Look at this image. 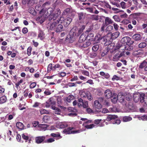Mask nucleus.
<instances>
[{"instance_id":"obj_10","label":"nucleus","mask_w":147,"mask_h":147,"mask_svg":"<svg viewBox=\"0 0 147 147\" xmlns=\"http://www.w3.org/2000/svg\"><path fill=\"white\" fill-rule=\"evenodd\" d=\"M144 96L145 94H140V102L141 103L144 102L145 104H147V97Z\"/></svg>"},{"instance_id":"obj_35","label":"nucleus","mask_w":147,"mask_h":147,"mask_svg":"<svg viewBox=\"0 0 147 147\" xmlns=\"http://www.w3.org/2000/svg\"><path fill=\"white\" fill-rule=\"evenodd\" d=\"M99 48V46L98 45H94L92 48V50L95 52Z\"/></svg>"},{"instance_id":"obj_47","label":"nucleus","mask_w":147,"mask_h":147,"mask_svg":"<svg viewBox=\"0 0 147 147\" xmlns=\"http://www.w3.org/2000/svg\"><path fill=\"white\" fill-rule=\"evenodd\" d=\"M140 96H138L137 97L134 96V101L136 102H138L139 100V99H140Z\"/></svg>"},{"instance_id":"obj_23","label":"nucleus","mask_w":147,"mask_h":147,"mask_svg":"<svg viewBox=\"0 0 147 147\" xmlns=\"http://www.w3.org/2000/svg\"><path fill=\"white\" fill-rule=\"evenodd\" d=\"M63 28V26L60 24L57 26L55 30L57 32H60L62 31Z\"/></svg>"},{"instance_id":"obj_61","label":"nucleus","mask_w":147,"mask_h":147,"mask_svg":"<svg viewBox=\"0 0 147 147\" xmlns=\"http://www.w3.org/2000/svg\"><path fill=\"white\" fill-rule=\"evenodd\" d=\"M141 52H140V51L138 50L137 51H135L134 52V54L135 55H137L141 54Z\"/></svg>"},{"instance_id":"obj_33","label":"nucleus","mask_w":147,"mask_h":147,"mask_svg":"<svg viewBox=\"0 0 147 147\" xmlns=\"http://www.w3.org/2000/svg\"><path fill=\"white\" fill-rule=\"evenodd\" d=\"M147 64H146V62L144 60L141 63L139 66V68L141 69H143L144 67H145Z\"/></svg>"},{"instance_id":"obj_6","label":"nucleus","mask_w":147,"mask_h":147,"mask_svg":"<svg viewBox=\"0 0 147 147\" xmlns=\"http://www.w3.org/2000/svg\"><path fill=\"white\" fill-rule=\"evenodd\" d=\"M46 136H44L37 137L35 138L36 142L38 144L41 143L43 142Z\"/></svg>"},{"instance_id":"obj_9","label":"nucleus","mask_w":147,"mask_h":147,"mask_svg":"<svg viewBox=\"0 0 147 147\" xmlns=\"http://www.w3.org/2000/svg\"><path fill=\"white\" fill-rule=\"evenodd\" d=\"M85 27V26H83L81 27L78 29L77 31H75V35H76L77 36H78L83 32Z\"/></svg>"},{"instance_id":"obj_4","label":"nucleus","mask_w":147,"mask_h":147,"mask_svg":"<svg viewBox=\"0 0 147 147\" xmlns=\"http://www.w3.org/2000/svg\"><path fill=\"white\" fill-rule=\"evenodd\" d=\"M75 30L72 29L70 31L69 34L67 35L66 39H68L70 43H72L74 40L75 37L77 36L75 35Z\"/></svg>"},{"instance_id":"obj_19","label":"nucleus","mask_w":147,"mask_h":147,"mask_svg":"<svg viewBox=\"0 0 147 147\" xmlns=\"http://www.w3.org/2000/svg\"><path fill=\"white\" fill-rule=\"evenodd\" d=\"M117 118V116L116 115H109L108 116L106 119V120L108 121H110L112 119H115Z\"/></svg>"},{"instance_id":"obj_1","label":"nucleus","mask_w":147,"mask_h":147,"mask_svg":"<svg viewBox=\"0 0 147 147\" xmlns=\"http://www.w3.org/2000/svg\"><path fill=\"white\" fill-rule=\"evenodd\" d=\"M120 33L119 32H116L113 33H108L106 36L104 37L103 39L104 42H107L109 41L112 42L113 40L117 38L119 36Z\"/></svg>"},{"instance_id":"obj_32","label":"nucleus","mask_w":147,"mask_h":147,"mask_svg":"<svg viewBox=\"0 0 147 147\" xmlns=\"http://www.w3.org/2000/svg\"><path fill=\"white\" fill-rule=\"evenodd\" d=\"M74 98V96L71 95L68 96L67 98V100L69 102H71V100H73Z\"/></svg>"},{"instance_id":"obj_38","label":"nucleus","mask_w":147,"mask_h":147,"mask_svg":"<svg viewBox=\"0 0 147 147\" xmlns=\"http://www.w3.org/2000/svg\"><path fill=\"white\" fill-rule=\"evenodd\" d=\"M81 72L83 75L88 76H89V73L88 71L86 70H82Z\"/></svg>"},{"instance_id":"obj_54","label":"nucleus","mask_w":147,"mask_h":147,"mask_svg":"<svg viewBox=\"0 0 147 147\" xmlns=\"http://www.w3.org/2000/svg\"><path fill=\"white\" fill-rule=\"evenodd\" d=\"M119 79V78L116 75H114L113 76V78H112V79L113 81H114L115 80H118Z\"/></svg>"},{"instance_id":"obj_40","label":"nucleus","mask_w":147,"mask_h":147,"mask_svg":"<svg viewBox=\"0 0 147 147\" xmlns=\"http://www.w3.org/2000/svg\"><path fill=\"white\" fill-rule=\"evenodd\" d=\"M113 27L112 26L109 25L106 28V30L107 31H111L113 29Z\"/></svg>"},{"instance_id":"obj_41","label":"nucleus","mask_w":147,"mask_h":147,"mask_svg":"<svg viewBox=\"0 0 147 147\" xmlns=\"http://www.w3.org/2000/svg\"><path fill=\"white\" fill-rule=\"evenodd\" d=\"M32 48L31 47H29L27 50V53L28 56H30L31 54V51H32Z\"/></svg>"},{"instance_id":"obj_39","label":"nucleus","mask_w":147,"mask_h":147,"mask_svg":"<svg viewBox=\"0 0 147 147\" xmlns=\"http://www.w3.org/2000/svg\"><path fill=\"white\" fill-rule=\"evenodd\" d=\"M40 112L41 114H47L49 113V111L45 109H42L40 110Z\"/></svg>"},{"instance_id":"obj_13","label":"nucleus","mask_w":147,"mask_h":147,"mask_svg":"<svg viewBox=\"0 0 147 147\" xmlns=\"http://www.w3.org/2000/svg\"><path fill=\"white\" fill-rule=\"evenodd\" d=\"M104 95L107 98H109L111 97L112 92L110 90H107L105 91Z\"/></svg>"},{"instance_id":"obj_5","label":"nucleus","mask_w":147,"mask_h":147,"mask_svg":"<svg viewBox=\"0 0 147 147\" xmlns=\"http://www.w3.org/2000/svg\"><path fill=\"white\" fill-rule=\"evenodd\" d=\"M61 13V11L59 9H57L54 14H50L49 18V20H55L59 17Z\"/></svg>"},{"instance_id":"obj_2","label":"nucleus","mask_w":147,"mask_h":147,"mask_svg":"<svg viewBox=\"0 0 147 147\" xmlns=\"http://www.w3.org/2000/svg\"><path fill=\"white\" fill-rule=\"evenodd\" d=\"M74 127H70L65 129L63 130V132L66 134H75L80 133L82 131L81 129L74 130Z\"/></svg>"},{"instance_id":"obj_45","label":"nucleus","mask_w":147,"mask_h":147,"mask_svg":"<svg viewBox=\"0 0 147 147\" xmlns=\"http://www.w3.org/2000/svg\"><path fill=\"white\" fill-rule=\"evenodd\" d=\"M78 17L79 20H81L84 17V13H78Z\"/></svg>"},{"instance_id":"obj_50","label":"nucleus","mask_w":147,"mask_h":147,"mask_svg":"<svg viewBox=\"0 0 147 147\" xmlns=\"http://www.w3.org/2000/svg\"><path fill=\"white\" fill-rule=\"evenodd\" d=\"M113 18L116 22H119L120 21V20L117 16H113Z\"/></svg>"},{"instance_id":"obj_37","label":"nucleus","mask_w":147,"mask_h":147,"mask_svg":"<svg viewBox=\"0 0 147 147\" xmlns=\"http://www.w3.org/2000/svg\"><path fill=\"white\" fill-rule=\"evenodd\" d=\"M97 53L96 52L94 51L91 52L90 53V57L92 58L95 57L97 55Z\"/></svg>"},{"instance_id":"obj_57","label":"nucleus","mask_w":147,"mask_h":147,"mask_svg":"<svg viewBox=\"0 0 147 147\" xmlns=\"http://www.w3.org/2000/svg\"><path fill=\"white\" fill-rule=\"evenodd\" d=\"M127 16L128 15L126 13H125L124 14L121 15L120 16V17L121 18H126Z\"/></svg>"},{"instance_id":"obj_36","label":"nucleus","mask_w":147,"mask_h":147,"mask_svg":"<svg viewBox=\"0 0 147 147\" xmlns=\"http://www.w3.org/2000/svg\"><path fill=\"white\" fill-rule=\"evenodd\" d=\"M49 119V117L48 116H44L43 118V120L45 123H47Z\"/></svg>"},{"instance_id":"obj_43","label":"nucleus","mask_w":147,"mask_h":147,"mask_svg":"<svg viewBox=\"0 0 147 147\" xmlns=\"http://www.w3.org/2000/svg\"><path fill=\"white\" fill-rule=\"evenodd\" d=\"M51 135L52 137H57L60 136V134L58 133H52L51 134Z\"/></svg>"},{"instance_id":"obj_62","label":"nucleus","mask_w":147,"mask_h":147,"mask_svg":"<svg viewBox=\"0 0 147 147\" xmlns=\"http://www.w3.org/2000/svg\"><path fill=\"white\" fill-rule=\"evenodd\" d=\"M78 80V78L77 76H74V78L71 79L70 80V81L71 82H73L74 81H76Z\"/></svg>"},{"instance_id":"obj_25","label":"nucleus","mask_w":147,"mask_h":147,"mask_svg":"<svg viewBox=\"0 0 147 147\" xmlns=\"http://www.w3.org/2000/svg\"><path fill=\"white\" fill-rule=\"evenodd\" d=\"M16 127L20 129H24V125L20 122H18L16 123Z\"/></svg>"},{"instance_id":"obj_11","label":"nucleus","mask_w":147,"mask_h":147,"mask_svg":"<svg viewBox=\"0 0 147 147\" xmlns=\"http://www.w3.org/2000/svg\"><path fill=\"white\" fill-rule=\"evenodd\" d=\"M119 47L117 48L118 49L123 48H124L125 50H131L133 49V47L131 45H129L128 44H127V45H122L121 46H119Z\"/></svg>"},{"instance_id":"obj_28","label":"nucleus","mask_w":147,"mask_h":147,"mask_svg":"<svg viewBox=\"0 0 147 147\" xmlns=\"http://www.w3.org/2000/svg\"><path fill=\"white\" fill-rule=\"evenodd\" d=\"M111 101L114 103H115L117 102L118 99L117 96V95H113L111 96Z\"/></svg>"},{"instance_id":"obj_60","label":"nucleus","mask_w":147,"mask_h":147,"mask_svg":"<svg viewBox=\"0 0 147 147\" xmlns=\"http://www.w3.org/2000/svg\"><path fill=\"white\" fill-rule=\"evenodd\" d=\"M68 85L69 87H72L73 86H76V84L74 83L69 82L68 83Z\"/></svg>"},{"instance_id":"obj_34","label":"nucleus","mask_w":147,"mask_h":147,"mask_svg":"<svg viewBox=\"0 0 147 147\" xmlns=\"http://www.w3.org/2000/svg\"><path fill=\"white\" fill-rule=\"evenodd\" d=\"M22 138L26 140H28L29 138L28 135L26 133L22 134Z\"/></svg>"},{"instance_id":"obj_26","label":"nucleus","mask_w":147,"mask_h":147,"mask_svg":"<svg viewBox=\"0 0 147 147\" xmlns=\"http://www.w3.org/2000/svg\"><path fill=\"white\" fill-rule=\"evenodd\" d=\"M147 44L146 42H142L138 45V47L140 49H143L145 47L147 46Z\"/></svg>"},{"instance_id":"obj_17","label":"nucleus","mask_w":147,"mask_h":147,"mask_svg":"<svg viewBox=\"0 0 147 147\" xmlns=\"http://www.w3.org/2000/svg\"><path fill=\"white\" fill-rule=\"evenodd\" d=\"M132 38L136 41H139L141 40L142 39L141 35L138 34H136L134 35Z\"/></svg>"},{"instance_id":"obj_21","label":"nucleus","mask_w":147,"mask_h":147,"mask_svg":"<svg viewBox=\"0 0 147 147\" xmlns=\"http://www.w3.org/2000/svg\"><path fill=\"white\" fill-rule=\"evenodd\" d=\"M94 34L92 33H89L87 36L86 38L87 40L90 41V42L94 40Z\"/></svg>"},{"instance_id":"obj_46","label":"nucleus","mask_w":147,"mask_h":147,"mask_svg":"<svg viewBox=\"0 0 147 147\" xmlns=\"http://www.w3.org/2000/svg\"><path fill=\"white\" fill-rule=\"evenodd\" d=\"M86 96L88 99L90 100H91L93 99L91 94L90 93L87 94Z\"/></svg>"},{"instance_id":"obj_44","label":"nucleus","mask_w":147,"mask_h":147,"mask_svg":"<svg viewBox=\"0 0 147 147\" xmlns=\"http://www.w3.org/2000/svg\"><path fill=\"white\" fill-rule=\"evenodd\" d=\"M120 5L122 8L125 9L126 7V3L123 2L122 1L120 3Z\"/></svg>"},{"instance_id":"obj_56","label":"nucleus","mask_w":147,"mask_h":147,"mask_svg":"<svg viewBox=\"0 0 147 147\" xmlns=\"http://www.w3.org/2000/svg\"><path fill=\"white\" fill-rule=\"evenodd\" d=\"M80 95L81 97L82 98H84L86 97L87 96V94H86L85 92H82Z\"/></svg>"},{"instance_id":"obj_58","label":"nucleus","mask_w":147,"mask_h":147,"mask_svg":"<svg viewBox=\"0 0 147 147\" xmlns=\"http://www.w3.org/2000/svg\"><path fill=\"white\" fill-rule=\"evenodd\" d=\"M104 98L103 97H99L98 98V100H98L99 102L101 104L103 102V100H104Z\"/></svg>"},{"instance_id":"obj_22","label":"nucleus","mask_w":147,"mask_h":147,"mask_svg":"<svg viewBox=\"0 0 147 147\" xmlns=\"http://www.w3.org/2000/svg\"><path fill=\"white\" fill-rule=\"evenodd\" d=\"M7 100V98L5 96H0V104L5 103Z\"/></svg>"},{"instance_id":"obj_48","label":"nucleus","mask_w":147,"mask_h":147,"mask_svg":"<svg viewBox=\"0 0 147 147\" xmlns=\"http://www.w3.org/2000/svg\"><path fill=\"white\" fill-rule=\"evenodd\" d=\"M72 19L70 18H67L66 20V24H69L72 21Z\"/></svg>"},{"instance_id":"obj_51","label":"nucleus","mask_w":147,"mask_h":147,"mask_svg":"<svg viewBox=\"0 0 147 147\" xmlns=\"http://www.w3.org/2000/svg\"><path fill=\"white\" fill-rule=\"evenodd\" d=\"M120 122L121 121L120 120H115L113 122V124H119L120 123Z\"/></svg>"},{"instance_id":"obj_27","label":"nucleus","mask_w":147,"mask_h":147,"mask_svg":"<svg viewBox=\"0 0 147 147\" xmlns=\"http://www.w3.org/2000/svg\"><path fill=\"white\" fill-rule=\"evenodd\" d=\"M47 103H48L49 105H53L55 104V102L53 100V98H51L49 99L47 101Z\"/></svg>"},{"instance_id":"obj_64","label":"nucleus","mask_w":147,"mask_h":147,"mask_svg":"<svg viewBox=\"0 0 147 147\" xmlns=\"http://www.w3.org/2000/svg\"><path fill=\"white\" fill-rule=\"evenodd\" d=\"M80 79L82 80H83L84 81H85L86 80V78L82 76H79Z\"/></svg>"},{"instance_id":"obj_59","label":"nucleus","mask_w":147,"mask_h":147,"mask_svg":"<svg viewBox=\"0 0 147 147\" xmlns=\"http://www.w3.org/2000/svg\"><path fill=\"white\" fill-rule=\"evenodd\" d=\"M51 3L49 1H47L43 4L42 6L43 7H45L46 6L49 5Z\"/></svg>"},{"instance_id":"obj_42","label":"nucleus","mask_w":147,"mask_h":147,"mask_svg":"<svg viewBox=\"0 0 147 147\" xmlns=\"http://www.w3.org/2000/svg\"><path fill=\"white\" fill-rule=\"evenodd\" d=\"M55 141V139L54 138H50L48 139L45 141V142L47 143H51Z\"/></svg>"},{"instance_id":"obj_16","label":"nucleus","mask_w":147,"mask_h":147,"mask_svg":"<svg viewBox=\"0 0 147 147\" xmlns=\"http://www.w3.org/2000/svg\"><path fill=\"white\" fill-rule=\"evenodd\" d=\"M91 121L88 120L87 121H86L83 124V125L87 129H91L94 126V124H91L89 125H86V123H90Z\"/></svg>"},{"instance_id":"obj_18","label":"nucleus","mask_w":147,"mask_h":147,"mask_svg":"<svg viewBox=\"0 0 147 147\" xmlns=\"http://www.w3.org/2000/svg\"><path fill=\"white\" fill-rule=\"evenodd\" d=\"M51 109L55 110V113L57 115H60L61 112V110L59 109L56 107L54 105H52Z\"/></svg>"},{"instance_id":"obj_8","label":"nucleus","mask_w":147,"mask_h":147,"mask_svg":"<svg viewBox=\"0 0 147 147\" xmlns=\"http://www.w3.org/2000/svg\"><path fill=\"white\" fill-rule=\"evenodd\" d=\"M91 44V42L89 41H86L83 42L82 43L79 44L78 46L80 47H87L90 46Z\"/></svg>"},{"instance_id":"obj_52","label":"nucleus","mask_w":147,"mask_h":147,"mask_svg":"<svg viewBox=\"0 0 147 147\" xmlns=\"http://www.w3.org/2000/svg\"><path fill=\"white\" fill-rule=\"evenodd\" d=\"M36 86V82H34L32 83L30 85V88H34Z\"/></svg>"},{"instance_id":"obj_63","label":"nucleus","mask_w":147,"mask_h":147,"mask_svg":"<svg viewBox=\"0 0 147 147\" xmlns=\"http://www.w3.org/2000/svg\"><path fill=\"white\" fill-rule=\"evenodd\" d=\"M86 111L89 114L93 112V110L90 108H87L86 109Z\"/></svg>"},{"instance_id":"obj_30","label":"nucleus","mask_w":147,"mask_h":147,"mask_svg":"<svg viewBox=\"0 0 147 147\" xmlns=\"http://www.w3.org/2000/svg\"><path fill=\"white\" fill-rule=\"evenodd\" d=\"M123 121L127 122L132 120V118L129 116H125L123 117Z\"/></svg>"},{"instance_id":"obj_14","label":"nucleus","mask_w":147,"mask_h":147,"mask_svg":"<svg viewBox=\"0 0 147 147\" xmlns=\"http://www.w3.org/2000/svg\"><path fill=\"white\" fill-rule=\"evenodd\" d=\"M102 107L101 104L98 100H95L94 102V108L100 109Z\"/></svg>"},{"instance_id":"obj_53","label":"nucleus","mask_w":147,"mask_h":147,"mask_svg":"<svg viewBox=\"0 0 147 147\" xmlns=\"http://www.w3.org/2000/svg\"><path fill=\"white\" fill-rule=\"evenodd\" d=\"M52 67V64L51 63L49 64L47 68V71H51V70Z\"/></svg>"},{"instance_id":"obj_29","label":"nucleus","mask_w":147,"mask_h":147,"mask_svg":"<svg viewBox=\"0 0 147 147\" xmlns=\"http://www.w3.org/2000/svg\"><path fill=\"white\" fill-rule=\"evenodd\" d=\"M72 9H71L67 8L63 12V14L66 15L67 14H69V13L72 12Z\"/></svg>"},{"instance_id":"obj_31","label":"nucleus","mask_w":147,"mask_h":147,"mask_svg":"<svg viewBox=\"0 0 147 147\" xmlns=\"http://www.w3.org/2000/svg\"><path fill=\"white\" fill-rule=\"evenodd\" d=\"M44 34L43 31H40L38 37L40 40H42L44 38Z\"/></svg>"},{"instance_id":"obj_3","label":"nucleus","mask_w":147,"mask_h":147,"mask_svg":"<svg viewBox=\"0 0 147 147\" xmlns=\"http://www.w3.org/2000/svg\"><path fill=\"white\" fill-rule=\"evenodd\" d=\"M78 106L79 107H83L86 108L88 106V101L86 100L83 101L81 98H79L78 101Z\"/></svg>"},{"instance_id":"obj_49","label":"nucleus","mask_w":147,"mask_h":147,"mask_svg":"<svg viewBox=\"0 0 147 147\" xmlns=\"http://www.w3.org/2000/svg\"><path fill=\"white\" fill-rule=\"evenodd\" d=\"M23 82V80L22 79H21L19 82H18L16 83L15 84V85L16 86V87L18 88V87L20 85L21 83H22Z\"/></svg>"},{"instance_id":"obj_55","label":"nucleus","mask_w":147,"mask_h":147,"mask_svg":"<svg viewBox=\"0 0 147 147\" xmlns=\"http://www.w3.org/2000/svg\"><path fill=\"white\" fill-rule=\"evenodd\" d=\"M140 118L141 119H142L143 121L147 120V116L143 115L140 117Z\"/></svg>"},{"instance_id":"obj_24","label":"nucleus","mask_w":147,"mask_h":147,"mask_svg":"<svg viewBox=\"0 0 147 147\" xmlns=\"http://www.w3.org/2000/svg\"><path fill=\"white\" fill-rule=\"evenodd\" d=\"M100 75L104 78L108 79L110 77L109 75L107 73H105L104 72L101 71L100 73Z\"/></svg>"},{"instance_id":"obj_15","label":"nucleus","mask_w":147,"mask_h":147,"mask_svg":"<svg viewBox=\"0 0 147 147\" xmlns=\"http://www.w3.org/2000/svg\"><path fill=\"white\" fill-rule=\"evenodd\" d=\"M86 38V36L85 34H82L79 38V42L78 43V46L79 44L82 43L83 42L85 41Z\"/></svg>"},{"instance_id":"obj_12","label":"nucleus","mask_w":147,"mask_h":147,"mask_svg":"<svg viewBox=\"0 0 147 147\" xmlns=\"http://www.w3.org/2000/svg\"><path fill=\"white\" fill-rule=\"evenodd\" d=\"M59 21L60 20L58 19L56 21V22L55 21L53 22L50 26V29L51 30H53L55 31L57 26V24L59 22Z\"/></svg>"},{"instance_id":"obj_7","label":"nucleus","mask_w":147,"mask_h":147,"mask_svg":"<svg viewBox=\"0 0 147 147\" xmlns=\"http://www.w3.org/2000/svg\"><path fill=\"white\" fill-rule=\"evenodd\" d=\"M130 38L129 37L127 36H125L123 37L121 40V43L123 44H125L126 43V45L128 44V42L129 41L130 42L131 44H132L133 43V42L131 40L130 41Z\"/></svg>"},{"instance_id":"obj_20","label":"nucleus","mask_w":147,"mask_h":147,"mask_svg":"<svg viewBox=\"0 0 147 147\" xmlns=\"http://www.w3.org/2000/svg\"><path fill=\"white\" fill-rule=\"evenodd\" d=\"M113 21L109 17H106L105 19V24L106 25H108L109 24H112Z\"/></svg>"}]
</instances>
